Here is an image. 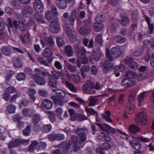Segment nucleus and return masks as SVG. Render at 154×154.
Segmentation results:
<instances>
[{"label":"nucleus","instance_id":"59","mask_svg":"<svg viewBox=\"0 0 154 154\" xmlns=\"http://www.w3.org/2000/svg\"><path fill=\"white\" fill-rule=\"evenodd\" d=\"M44 39L48 46L54 43V42L53 41V39L51 36L48 37H45L44 38Z\"/></svg>","mask_w":154,"mask_h":154},{"label":"nucleus","instance_id":"46","mask_svg":"<svg viewBox=\"0 0 154 154\" xmlns=\"http://www.w3.org/2000/svg\"><path fill=\"white\" fill-rule=\"evenodd\" d=\"M136 94V91H134L132 92L128 97V101L130 102H134L135 100Z\"/></svg>","mask_w":154,"mask_h":154},{"label":"nucleus","instance_id":"22","mask_svg":"<svg viewBox=\"0 0 154 154\" xmlns=\"http://www.w3.org/2000/svg\"><path fill=\"white\" fill-rule=\"evenodd\" d=\"M22 113L23 115L26 117H31L33 115L32 109L30 108H25L22 111Z\"/></svg>","mask_w":154,"mask_h":154},{"label":"nucleus","instance_id":"2","mask_svg":"<svg viewBox=\"0 0 154 154\" xmlns=\"http://www.w3.org/2000/svg\"><path fill=\"white\" fill-rule=\"evenodd\" d=\"M136 73L134 72L128 70L126 72V77L121 82V85L125 88L130 87L134 85L136 83V81L133 79Z\"/></svg>","mask_w":154,"mask_h":154},{"label":"nucleus","instance_id":"36","mask_svg":"<svg viewBox=\"0 0 154 154\" xmlns=\"http://www.w3.org/2000/svg\"><path fill=\"white\" fill-rule=\"evenodd\" d=\"M52 128V125L48 124L44 125L42 128L41 130L43 133H48L51 131Z\"/></svg>","mask_w":154,"mask_h":154},{"label":"nucleus","instance_id":"17","mask_svg":"<svg viewBox=\"0 0 154 154\" xmlns=\"http://www.w3.org/2000/svg\"><path fill=\"white\" fill-rule=\"evenodd\" d=\"M33 10L32 8L29 5H25L23 7L21 11V13L24 16L28 17V14H30L32 13Z\"/></svg>","mask_w":154,"mask_h":154},{"label":"nucleus","instance_id":"35","mask_svg":"<svg viewBox=\"0 0 154 154\" xmlns=\"http://www.w3.org/2000/svg\"><path fill=\"white\" fill-rule=\"evenodd\" d=\"M94 28L96 32H99L102 31L104 25L102 23H95L94 24Z\"/></svg>","mask_w":154,"mask_h":154},{"label":"nucleus","instance_id":"52","mask_svg":"<svg viewBox=\"0 0 154 154\" xmlns=\"http://www.w3.org/2000/svg\"><path fill=\"white\" fill-rule=\"evenodd\" d=\"M10 4L14 9H19L20 8L19 2L16 0H12L11 1Z\"/></svg>","mask_w":154,"mask_h":154},{"label":"nucleus","instance_id":"4","mask_svg":"<svg viewBox=\"0 0 154 154\" xmlns=\"http://www.w3.org/2000/svg\"><path fill=\"white\" fill-rule=\"evenodd\" d=\"M63 27L67 35L70 38L71 41L73 42L77 40L78 38L75 32L71 29L70 25L68 23L66 22L63 23Z\"/></svg>","mask_w":154,"mask_h":154},{"label":"nucleus","instance_id":"31","mask_svg":"<svg viewBox=\"0 0 154 154\" xmlns=\"http://www.w3.org/2000/svg\"><path fill=\"white\" fill-rule=\"evenodd\" d=\"M125 108L126 112L129 114H132L134 111V106L132 104H125Z\"/></svg>","mask_w":154,"mask_h":154},{"label":"nucleus","instance_id":"43","mask_svg":"<svg viewBox=\"0 0 154 154\" xmlns=\"http://www.w3.org/2000/svg\"><path fill=\"white\" fill-rule=\"evenodd\" d=\"M95 42L96 44L99 45L100 46L103 45V40L102 34H100L96 36L95 39Z\"/></svg>","mask_w":154,"mask_h":154},{"label":"nucleus","instance_id":"55","mask_svg":"<svg viewBox=\"0 0 154 154\" xmlns=\"http://www.w3.org/2000/svg\"><path fill=\"white\" fill-rule=\"evenodd\" d=\"M147 94L146 92H144L141 93L138 98V102H141L143 101L146 97Z\"/></svg>","mask_w":154,"mask_h":154},{"label":"nucleus","instance_id":"13","mask_svg":"<svg viewBox=\"0 0 154 154\" xmlns=\"http://www.w3.org/2000/svg\"><path fill=\"white\" fill-rule=\"evenodd\" d=\"M125 63L128 64L130 68L133 69L138 68V65L137 63L134 61L133 59L130 57H126L124 60Z\"/></svg>","mask_w":154,"mask_h":154},{"label":"nucleus","instance_id":"12","mask_svg":"<svg viewBox=\"0 0 154 154\" xmlns=\"http://www.w3.org/2000/svg\"><path fill=\"white\" fill-rule=\"evenodd\" d=\"M70 145L69 142L63 141L58 145V146L61 149L62 153L66 154L69 151Z\"/></svg>","mask_w":154,"mask_h":154},{"label":"nucleus","instance_id":"24","mask_svg":"<svg viewBox=\"0 0 154 154\" xmlns=\"http://www.w3.org/2000/svg\"><path fill=\"white\" fill-rule=\"evenodd\" d=\"M91 31L90 27L89 26H84L80 28L79 32L80 33L83 35H85L89 34Z\"/></svg>","mask_w":154,"mask_h":154},{"label":"nucleus","instance_id":"41","mask_svg":"<svg viewBox=\"0 0 154 154\" xmlns=\"http://www.w3.org/2000/svg\"><path fill=\"white\" fill-rule=\"evenodd\" d=\"M115 41L118 43H123L126 41L125 38L120 35H117L114 38Z\"/></svg>","mask_w":154,"mask_h":154},{"label":"nucleus","instance_id":"9","mask_svg":"<svg viewBox=\"0 0 154 154\" xmlns=\"http://www.w3.org/2000/svg\"><path fill=\"white\" fill-rule=\"evenodd\" d=\"M34 8L36 13L41 14L43 12L44 5L40 0H35L33 3Z\"/></svg>","mask_w":154,"mask_h":154},{"label":"nucleus","instance_id":"49","mask_svg":"<svg viewBox=\"0 0 154 154\" xmlns=\"http://www.w3.org/2000/svg\"><path fill=\"white\" fill-rule=\"evenodd\" d=\"M89 106H94L95 105L96 103L98 101V99L97 97H90L89 98Z\"/></svg>","mask_w":154,"mask_h":154},{"label":"nucleus","instance_id":"63","mask_svg":"<svg viewBox=\"0 0 154 154\" xmlns=\"http://www.w3.org/2000/svg\"><path fill=\"white\" fill-rule=\"evenodd\" d=\"M71 116V119L72 121H74L76 119V114L75 112V111L72 109L68 110Z\"/></svg>","mask_w":154,"mask_h":154},{"label":"nucleus","instance_id":"26","mask_svg":"<svg viewBox=\"0 0 154 154\" xmlns=\"http://www.w3.org/2000/svg\"><path fill=\"white\" fill-rule=\"evenodd\" d=\"M145 18L148 25L149 31H148V32L150 34H151L153 32V30L154 29V25L153 23H150V19L146 15H145Z\"/></svg>","mask_w":154,"mask_h":154},{"label":"nucleus","instance_id":"42","mask_svg":"<svg viewBox=\"0 0 154 154\" xmlns=\"http://www.w3.org/2000/svg\"><path fill=\"white\" fill-rule=\"evenodd\" d=\"M106 19L105 15L102 14H98L95 18V20L97 23H101L104 22Z\"/></svg>","mask_w":154,"mask_h":154},{"label":"nucleus","instance_id":"5","mask_svg":"<svg viewBox=\"0 0 154 154\" xmlns=\"http://www.w3.org/2000/svg\"><path fill=\"white\" fill-rule=\"evenodd\" d=\"M28 140H25L22 139H15L14 140L10 141L8 144V148H11L17 147L23 144L26 145L29 143Z\"/></svg>","mask_w":154,"mask_h":154},{"label":"nucleus","instance_id":"29","mask_svg":"<svg viewBox=\"0 0 154 154\" xmlns=\"http://www.w3.org/2000/svg\"><path fill=\"white\" fill-rule=\"evenodd\" d=\"M45 18L48 21L53 20L57 16L56 15L53 14L50 11H46L45 13Z\"/></svg>","mask_w":154,"mask_h":154},{"label":"nucleus","instance_id":"64","mask_svg":"<svg viewBox=\"0 0 154 154\" xmlns=\"http://www.w3.org/2000/svg\"><path fill=\"white\" fill-rule=\"evenodd\" d=\"M111 146L110 144L107 142L104 143L100 148V149L102 150H107L110 148Z\"/></svg>","mask_w":154,"mask_h":154},{"label":"nucleus","instance_id":"25","mask_svg":"<svg viewBox=\"0 0 154 154\" xmlns=\"http://www.w3.org/2000/svg\"><path fill=\"white\" fill-rule=\"evenodd\" d=\"M43 106L47 109L49 110L53 106V103L48 99H45L42 103Z\"/></svg>","mask_w":154,"mask_h":154},{"label":"nucleus","instance_id":"37","mask_svg":"<svg viewBox=\"0 0 154 154\" xmlns=\"http://www.w3.org/2000/svg\"><path fill=\"white\" fill-rule=\"evenodd\" d=\"M33 115V118L31 120L32 122L34 125H37L41 120V116L38 113Z\"/></svg>","mask_w":154,"mask_h":154},{"label":"nucleus","instance_id":"48","mask_svg":"<svg viewBox=\"0 0 154 154\" xmlns=\"http://www.w3.org/2000/svg\"><path fill=\"white\" fill-rule=\"evenodd\" d=\"M130 22L129 18L126 16H125L122 18L121 21V23L124 26H126L128 25Z\"/></svg>","mask_w":154,"mask_h":154},{"label":"nucleus","instance_id":"28","mask_svg":"<svg viewBox=\"0 0 154 154\" xmlns=\"http://www.w3.org/2000/svg\"><path fill=\"white\" fill-rule=\"evenodd\" d=\"M129 130L131 132L134 134H136L141 131L140 128L134 124H132L129 126Z\"/></svg>","mask_w":154,"mask_h":154},{"label":"nucleus","instance_id":"23","mask_svg":"<svg viewBox=\"0 0 154 154\" xmlns=\"http://www.w3.org/2000/svg\"><path fill=\"white\" fill-rule=\"evenodd\" d=\"M64 51L66 54L69 57L73 56L74 53L72 47L69 45L64 47Z\"/></svg>","mask_w":154,"mask_h":154},{"label":"nucleus","instance_id":"14","mask_svg":"<svg viewBox=\"0 0 154 154\" xmlns=\"http://www.w3.org/2000/svg\"><path fill=\"white\" fill-rule=\"evenodd\" d=\"M7 22L9 27L12 29L13 32L17 33V29L18 27V24L17 21L15 20L12 22L10 18L8 17L7 18Z\"/></svg>","mask_w":154,"mask_h":154},{"label":"nucleus","instance_id":"34","mask_svg":"<svg viewBox=\"0 0 154 154\" xmlns=\"http://www.w3.org/2000/svg\"><path fill=\"white\" fill-rule=\"evenodd\" d=\"M130 143L134 149L137 150H139L140 149L141 146L138 142H136L134 140H132L130 141Z\"/></svg>","mask_w":154,"mask_h":154},{"label":"nucleus","instance_id":"39","mask_svg":"<svg viewBox=\"0 0 154 154\" xmlns=\"http://www.w3.org/2000/svg\"><path fill=\"white\" fill-rule=\"evenodd\" d=\"M64 62L65 66L67 67L68 69L70 71L72 72H74L76 70V67L75 66L69 63L65 60H64Z\"/></svg>","mask_w":154,"mask_h":154},{"label":"nucleus","instance_id":"6","mask_svg":"<svg viewBox=\"0 0 154 154\" xmlns=\"http://www.w3.org/2000/svg\"><path fill=\"white\" fill-rule=\"evenodd\" d=\"M46 147V143L43 142H37L35 141L29 147V150L30 152H33L35 149L38 150L45 149Z\"/></svg>","mask_w":154,"mask_h":154},{"label":"nucleus","instance_id":"62","mask_svg":"<svg viewBox=\"0 0 154 154\" xmlns=\"http://www.w3.org/2000/svg\"><path fill=\"white\" fill-rule=\"evenodd\" d=\"M16 91V89L13 86H11L7 88L5 90V91L7 92L9 94L12 93Z\"/></svg>","mask_w":154,"mask_h":154},{"label":"nucleus","instance_id":"56","mask_svg":"<svg viewBox=\"0 0 154 154\" xmlns=\"http://www.w3.org/2000/svg\"><path fill=\"white\" fill-rule=\"evenodd\" d=\"M85 111L87 112L88 116H89V114L91 115L96 114L97 116H98L97 112L92 108H88L86 107H85Z\"/></svg>","mask_w":154,"mask_h":154},{"label":"nucleus","instance_id":"18","mask_svg":"<svg viewBox=\"0 0 154 154\" xmlns=\"http://www.w3.org/2000/svg\"><path fill=\"white\" fill-rule=\"evenodd\" d=\"M13 73L12 71H8L6 73L5 77V83L8 85H11L12 84L13 80L12 77L13 76ZM14 80H13L14 81Z\"/></svg>","mask_w":154,"mask_h":154},{"label":"nucleus","instance_id":"47","mask_svg":"<svg viewBox=\"0 0 154 154\" xmlns=\"http://www.w3.org/2000/svg\"><path fill=\"white\" fill-rule=\"evenodd\" d=\"M86 53H84L81 55H79L78 57L80 59L82 60V63L83 64H86L88 61L87 57L86 56Z\"/></svg>","mask_w":154,"mask_h":154},{"label":"nucleus","instance_id":"60","mask_svg":"<svg viewBox=\"0 0 154 154\" xmlns=\"http://www.w3.org/2000/svg\"><path fill=\"white\" fill-rule=\"evenodd\" d=\"M29 36L27 34H25L24 35H21L20 36V38L22 43H26L28 40Z\"/></svg>","mask_w":154,"mask_h":154},{"label":"nucleus","instance_id":"57","mask_svg":"<svg viewBox=\"0 0 154 154\" xmlns=\"http://www.w3.org/2000/svg\"><path fill=\"white\" fill-rule=\"evenodd\" d=\"M26 78V74L23 72H20L17 74V79L19 81L24 80Z\"/></svg>","mask_w":154,"mask_h":154},{"label":"nucleus","instance_id":"10","mask_svg":"<svg viewBox=\"0 0 154 154\" xmlns=\"http://www.w3.org/2000/svg\"><path fill=\"white\" fill-rule=\"evenodd\" d=\"M136 122L142 125H146L147 123L146 116L143 112H140L135 119Z\"/></svg>","mask_w":154,"mask_h":154},{"label":"nucleus","instance_id":"27","mask_svg":"<svg viewBox=\"0 0 154 154\" xmlns=\"http://www.w3.org/2000/svg\"><path fill=\"white\" fill-rule=\"evenodd\" d=\"M0 51L5 56H9L10 54L11 49L8 46H5L2 47L1 48Z\"/></svg>","mask_w":154,"mask_h":154},{"label":"nucleus","instance_id":"1","mask_svg":"<svg viewBox=\"0 0 154 154\" xmlns=\"http://www.w3.org/2000/svg\"><path fill=\"white\" fill-rule=\"evenodd\" d=\"M75 132L79 136L80 142L77 136L72 135L71 137V140L74 144L79 143H82L85 142L87 139V135L89 133V130L87 128L80 127H78L75 131Z\"/></svg>","mask_w":154,"mask_h":154},{"label":"nucleus","instance_id":"19","mask_svg":"<svg viewBox=\"0 0 154 154\" xmlns=\"http://www.w3.org/2000/svg\"><path fill=\"white\" fill-rule=\"evenodd\" d=\"M12 62L13 66L15 68H21L23 65V62L22 60L18 57H13L12 59Z\"/></svg>","mask_w":154,"mask_h":154},{"label":"nucleus","instance_id":"7","mask_svg":"<svg viewBox=\"0 0 154 154\" xmlns=\"http://www.w3.org/2000/svg\"><path fill=\"white\" fill-rule=\"evenodd\" d=\"M83 91L86 94H94L95 92L94 90V83L89 81L83 85L82 86Z\"/></svg>","mask_w":154,"mask_h":154},{"label":"nucleus","instance_id":"44","mask_svg":"<svg viewBox=\"0 0 154 154\" xmlns=\"http://www.w3.org/2000/svg\"><path fill=\"white\" fill-rule=\"evenodd\" d=\"M111 114L110 112L109 111H106L105 113L102 115V116L103 117L104 119H105L107 122H112V120L111 119L110 116Z\"/></svg>","mask_w":154,"mask_h":154},{"label":"nucleus","instance_id":"38","mask_svg":"<svg viewBox=\"0 0 154 154\" xmlns=\"http://www.w3.org/2000/svg\"><path fill=\"white\" fill-rule=\"evenodd\" d=\"M27 93L30 96V98L34 102L35 100V97L34 96L36 93L35 90L32 88H30L27 91Z\"/></svg>","mask_w":154,"mask_h":154},{"label":"nucleus","instance_id":"16","mask_svg":"<svg viewBox=\"0 0 154 154\" xmlns=\"http://www.w3.org/2000/svg\"><path fill=\"white\" fill-rule=\"evenodd\" d=\"M113 64L110 63L109 60H106L103 65V70L105 73L110 72L113 68Z\"/></svg>","mask_w":154,"mask_h":154},{"label":"nucleus","instance_id":"15","mask_svg":"<svg viewBox=\"0 0 154 154\" xmlns=\"http://www.w3.org/2000/svg\"><path fill=\"white\" fill-rule=\"evenodd\" d=\"M74 47L75 53L77 54L78 57L84 53H86V51L83 46H81L79 43L75 44Z\"/></svg>","mask_w":154,"mask_h":154},{"label":"nucleus","instance_id":"11","mask_svg":"<svg viewBox=\"0 0 154 154\" xmlns=\"http://www.w3.org/2000/svg\"><path fill=\"white\" fill-rule=\"evenodd\" d=\"M31 77L37 84L40 85H44L46 84L45 79L42 76L34 74L32 75Z\"/></svg>","mask_w":154,"mask_h":154},{"label":"nucleus","instance_id":"32","mask_svg":"<svg viewBox=\"0 0 154 154\" xmlns=\"http://www.w3.org/2000/svg\"><path fill=\"white\" fill-rule=\"evenodd\" d=\"M51 73L52 78L55 79H59L60 76H63L64 75V73L62 71H53Z\"/></svg>","mask_w":154,"mask_h":154},{"label":"nucleus","instance_id":"58","mask_svg":"<svg viewBox=\"0 0 154 154\" xmlns=\"http://www.w3.org/2000/svg\"><path fill=\"white\" fill-rule=\"evenodd\" d=\"M56 42L59 47L63 46L65 45L64 41L61 37L57 38Z\"/></svg>","mask_w":154,"mask_h":154},{"label":"nucleus","instance_id":"30","mask_svg":"<svg viewBox=\"0 0 154 154\" xmlns=\"http://www.w3.org/2000/svg\"><path fill=\"white\" fill-rule=\"evenodd\" d=\"M101 53L99 49L98 50L97 52L94 51V52L92 55V57L93 60L96 61H99L100 58Z\"/></svg>","mask_w":154,"mask_h":154},{"label":"nucleus","instance_id":"50","mask_svg":"<svg viewBox=\"0 0 154 154\" xmlns=\"http://www.w3.org/2000/svg\"><path fill=\"white\" fill-rule=\"evenodd\" d=\"M31 125H27L26 128L22 131L23 134L25 136H28L29 135L31 132Z\"/></svg>","mask_w":154,"mask_h":154},{"label":"nucleus","instance_id":"54","mask_svg":"<svg viewBox=\"0 0 154 154\" xmlns=\"http://www.w3.org/2000/svg\"><path fill=\"white\" fill-rule=\"evenodd\" d=\"M131 20L134 23L138 22L139 20L138 13L137 12H134L131 14Z\"/></svg>","mask_w":154,"mask_h":154},{"label":"nucleus","instance_id":"3","mask_svg":"<svg viewBox=\"0 0 154 154\" xmlns=\"http://www.w3.org/2000/svg\"><path fill=\"white\" fill-rule=\"evenodd\" d=\"M122 51L119 47H115L112 48L110 51L106 50V56L110 61L119 57L121 54Z\"/></svg>","mask_w":154,"mask_h":154},{"label":"nucleus","instance_id":"33","mask_svg":"<svg viewBox=\"0 0 154 154\" xmlns=\"http://www.w3.org/2000/svg\"><path fill=\"white\" fill-rule=\"evenodd\" d=\"M52 91L55 92L56 95L58 97L63 98L66 95V93L60 89H53Z\"/></svg>","mask_w":154,"mask_h":154},{"label":"nucleus","instance_id":"61","mask_svg":"<svg viewBox=\"0 0 154 154\" xmlns=\"http://www.w3.org/2000/svg\"><path fill=\"white\" fill-rule=\"evenodd\" d=\"M71 78L72 80L75 83H78L80 80V77L78 75L73 74L71 75Z\"/></svg>","mask_w":154,"mask_h":154},{"label":"nucleus","instance_id":"51","mask_svg":"<svg viewBox=\"0 0 154 154\" xmlns=\"http://www.w3.org/2000/svg\"><path fill=\"white\" fill-rule=\"evenodd\" d=\"M48 85L51 87L54 88V89H57V88H56L57 85V81L54 79H50L48 81Z\"/></svg>","mask_w":154,"mask_h":154},{"label":"nucleus","instance_id":"45","mask_svg":"<svg viewBox=\"0 0 154 154\" xmlns=\"http://www.w3.org/2000/svg\"><path fill=\"white\" fill-rule=\"evenodd\" d=\"M36 14L35 15L36 19L40 23H45L46 22L44 16L43 15L39 14H40L36 13Z\"/></svg>","mask_w":154,"mask_h":154},{"label":"nucleus","instance_id":"8","mask_svg":"<svg viewBox=\"0 0 154 154\" xmlns=\"http://www.w3.org/2000/svg\"><path fill=\"white\" fill-rule=\"evenodd\" d=\"M60 26L58 20L55 19L51 22L49 30L50 32L53 33H57L60 30Z\"/></svg>","mask_w":154,"mask_h":154},{"label":"nucleus","instance_id":"20","mask_svg":"<svg viewBox=\"0 0 154 154\" xmlns=\"http://www.w3.org/2000/svg\"><path fill=\"white\" fill-rule=\"evenodd\" d=\"M55 3L57 7L61 9H65L67 5V3L65 0H56Z\"/></svg>","mask_w":154,"mask_h":154},{"label":"nucleus","instance_id":"21","mask_svg":"<svg viewBox=\"0 0 154 154\" xmlns=\"http://www.w3.org/2000/svg\"><path fill=\"white\" fill-rule=\"evenodd\" d=\"M43 55L45 57H49L50 59L48 60V62H52L53 58L50 57L52 55V53L50 49L46 48L43 52Z\"/></svg>","mask_w":154,"mask_h":154},{"label":"nucleus","instance_id":"40","mask_svg":"<svg viewBox=\"0 0 154 154\" xmlns=\"http://www.w3.org/2000/svg\"><path fill=\"white\" fill-rule=\"evenodd\" d=\"M51 98L53 100L55 104L59 105L61 106H63V102L62 100L56 96H52L51 97Z\"/></svg>","mask_w":154,"mask_h":154},{"label":"nucleus","instance_id":"53","mask_svg":"<svg viewBox=\"0 0 154 154\" xmlns=\"http://www.w3.org/2000/svg\"><path fill=\"white\" fill-rule=\"evenodd\" d=\"M48 117L50 121L52 123H54L56 121L55 117V114L51 111H48Z\"/></svg>","mask_w":154,"mask_h":154}]
</instances>
